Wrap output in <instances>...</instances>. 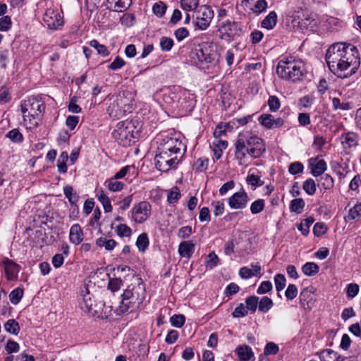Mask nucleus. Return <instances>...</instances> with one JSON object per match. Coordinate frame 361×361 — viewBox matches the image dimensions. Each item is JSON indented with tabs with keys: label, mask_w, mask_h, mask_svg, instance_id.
I'll list each match as a JSON object with an SVG mask.
<instances>
[{
	"label": "nucleus",
	"mask_w": 361,
	"mask_h": 361,
	"mask_svg": "<svg viewBox=\"0 0 361 361\" xmlns=\"http://www.w3.org/2000/svg\"><path fill=\"white\" fill-rule=\"evenodd\" d=\"M5 349L8 353H17L20 350V345L17 342L13 340H8L5 346Z\"/></svg>",
	"instance_id": "64"
},
{
	"label": "nucleus",
	"mask_w": 361,
	"mask_h": 361,
	"mask_svg": "<svg viewBox=\"0 0 361 361\" xmlns=\"http://www.w3.org/2000/svg\"><path fill=\"white\" fill-rule=\"evenodd\" d=\"M105 185L112 192H118L123 190L124 183L112 177L106 180Z\"/></svg>",
	"instance_id": "28"
},
{
	"label": "nucleus",
	"mask_w": 361,
	"mask_h": 361,
	"mask_svg": "<svg viewBox=\"0 0 361 361\" xmlns=\"http://www.w3.org/2000/svg\"><path fill=\"white\" fill-rule=\"evenodd\" d=\"M131 213L133 221L137 224H142L150 216L151 205L147 202H140L134 206Z\"/></svg>",
	"instance_id": "12"
},
{
	"label": "nucleus",
	"mask_w": 361,
	"mask_h": 361,
	"mask_svg": "<svg viewBox=\"0 0 361 361\" xmlns=\"http://www.w3.org/2000/svg\"><path fill=\"white\" fill-rule=\"evenodd\" d=\"M305 205V201L302 198L293 199L290 204V210L299 214L302 212Z\"/></svg>",
	"instance_id": "32"
},
{
	"label": "nucleus",
	"mask_w": 361,
	"mask_h": 361,
	"mask_svg": "<svg viewBox=\"0 0 361 361\" xmlns=\"http://www.w3.org/2000/svg\"><path fill=\"white\" fill-rule=\"evenodd\" d=\"M206 267L207 269H214L219 262V259L215 252H212L206 258Z\"/></svg>",
	"instance_id": "42"
},
{
	"label": "nucleus",
	"mask_w": 361,
	"mask_h": 361,
	"mask_svg": "<svg viewBox=\"0 0 361 361\" xmlns=\"http://www.w3.org/2000/svg\"><path fill=\"white\" fill-rule=\"evenodd\" d=\"M20 111L23 123L27 129L38 126L45 111V104L41 98L32 97L21 102Z\"/></svg>",
	"instance_id": "4"
},
{
	"label": "nucleus",
	"mask_w": 361,
	"mask_h": 361,
	"mask_svg": "<svg viewBox=\"0 0 361 361\" xmlns=\"http://www.w3.org/2000/svg\"><path fill=\"white\" fill-rule=\"evenodd\" d=\"M213 17L212 9L208 6L202 5L195 11V24L198 29L204 30L209 26Z\"/></svg>",
	"instance_id": "10"
},
{
	"label": "nucleus",
	"mask_w": 361,
	"mask_h": 361,
	"mask_svg": "<svg viewBox=\"0 0 361 361\" xmlns=\"http://www.w3.org/2000/svg\"><path fill=\"white\" fill-rule=\"evenodd\" d=\"M109 278L108 288L112 292L117 291L122 285V281L120 278L111 277L109 274H107Z\"/></svg>",
	"instance_id": "47"
},
{
	"label": "nucleus",
	"mask_w": 361,
	"mask_h": 361,
	"mask_svg": "<svg viewBox=\"0 0 361 361\" xmlns=\"http://www.w3.org/2000/svg\"><path fill=\"white\" fill-rule=\"evenodd\" d=\"M149 238L145 233H141L137 238L136 245L140 252H145L149 246Z\"/></svg>",
	"instance_id": "35"
},
{
	"label": "nucleus",
	"mask_w": 361,
	"mask_h": 361,
	"mask_svg": "<svg viewBox=\"0 0 361 361\" xmlns=\"http://www.w3.org/2000/svg\"><path fill=\"white\" fill-rule=\"evenodd\" d=\"M137 284H130L122 294V300L116 308L117 314L135 312L142 306L145 298V286L140 279H136Z\"/></svg>",
	"instance_id": "3"
},
{
	"label": "nucleus",
	"mask_w": 361,
	"mask_h": 361,
	"mask_svg": "<svg viewBox=\"0 0 361 361\" xmlns=\"http://www.w3.org/2000/svg\"><path fill=\"white\" fill-rule=\"evenodd\" d=\"M180 190L178 187H173L169 192L167 195V200L170 204L176 203L180 198Z\"/></svg>",
	"instance_id": "45"
},
{
	"label": "nucleus",
	"mask_w": 361,
	"mask_h": 361,
	"mask_svg": "<svg viewBox=\"0 0 361 361\" xmlns=\"http://www.w3.org/2000/svg\"><path fill=\"white\" fill-rule=\"evenodd\" d=\"M302 188L309 195H313L316 192V183L312 178L307 179L302 185Z\"/></svg>",
	"instance_id": "38"
},
{
	"label": "nucleus",
	"mask_w": 361,
	"mask_h": 361,
	"mask_svg": "<svg viewBox=\"0 0 361 361\" xmlns=\"http://www.w3.org/2000/svg\"><path fill=\"white\" fill-rule=\"evenodd\" d=\"M43 20L48 27L51 30L59 29L64 24L63 16L58 11L53 8L46 10Z\"/></svg>",
	"instance_id": "13"
},
{
	"label": "nucleus",
	"mask_w": 361,
	"mask_h": 361,
	"mask_svg": "<svg viewBox=\"0 0 361 361\" xmlns=\"http://www.w3.org/2000/svg\"><path fill=\"white\" fill-rule=\"evenodd\" d=\"M274 305L272 300L267 296H264L260 300H258V309L263 313L267 312Z\"/></svg>",
	"instance_id": "31"
},
{
	"label": "nucleus",
	"mask_w": 361,
	"mask_h": 361,
	"mask_svg": "<svg viewBox=\"0 0 361 361\" xmlns=\"http://www.w3.org/2000/svg\"><path fill=\"white\" fill-rule=\"evenodd\" d=\"M185 322V317L183 314H174L170 318L171 325L176 328H180Z\"/></svg>",
	"instance_id": "49"
},
{
	"label": "nucleus",
	"mask_w": 361,
	"mask_h": 361,
	"mask_svg": "<svg viewBox=\"0 0 361 361\" xmlns=\"http://www.w3.org/2000/svg\"><path fill=\"white\" fill-rule=\"evenodd\" d=\"M277 23V14L275 11H271L262 21V27L267 30H271Z\"/></svg>",
	"instance_id": "25"
},
{
	"label": "nucleus",
	"mask_w": 361,
	"mask_h": 361,
	"mask_svg": "<svg viewBox=\"0 0 361 361\" xmlns=\"http://www.w3.org/2000/svg\"><path fill=\"white\" fill-rule=\"evenodd\" d=\"M109 8L115 11L126 10L131 4V0H107Z\"/></svg>",
	"instance_id": "22"
},
{
	"label": "nucleus",
	"mask_w": 361,
	"mask_h": 361,
	"mask_svg": "<svg viewBox=\"0 0 361 361\" xmlns=\"http://www.w3.org/2000/svg\"><path fill=\"white\" fill-rule=\"evenodd\" d=\"M4 329L9 334L13 335H18L20 332V328L18 322H17L15 319H8L4 324Z\"/></svg>",
	"instance_id": "29"
},
{
	"label": "nucleus",
	"mask_w": 361,
	"mask_h": 361,
	"mask_svg": "<svg viewBox=\"0 0 361 361\" xmlns=\"http://www.w3.org/2000/svg\"><path fill=\"white\" fill-rule=\"evenodd\" d=\"M276 73L286 80H298L305 73L304 63L301 59L293 56L284 57L278 63Z\"/></svg>",
	"instance_id": "5"
},
{
	"label": "nucleus",
	"mask_w": 361,
	"mask_h": 361,
	"mask_svg": "<svg viewBox=\"0 0 361 361\" xmlns=\"http://www.w3.org/2000/svg\"><path fill=\"white\" fill-rule=\"evenodd\" d=\"M326 61L330 71L341 78L352 75L360 64L356 47L345 43L331 45L327 49Z\"/></svg>",
	"instance_id": "1"
},
{
	"label": "nucleus",
	"mask_w": 361,
	"mask_h": 361,
	"mask_svg": "<svg viewBox=\"0 0 361 361\" xmlns=\"http://www.w3.org/2000/svg\"><path fill=\"white\" fill-rule=\"evenodd\" d=\"M2 266L4 271H19L20 269V266L13 262L11 259H6L2 261Z\"/></svg>",
	"instance_id": "53"
},
{
	"label": "nucleus",
	"mask_w": 361,
	"mask_h": 361,
	"mask_svg": "<svg viewBox=\"0 0 361 361\" xmlns=\"http://www.w3.org/2000/svg\"><path fill=\"white\" fill-rule=\"evenodd\" d=\"M235 27V23L234 22L226 20L225 22H223L219 25V31L221 33V35L231 37L234 34Z\"/></svg>",
	"instance_id": "26"
},
{
	"label": "nucleus",
	"mask_w": 361,
	"mask_h": 361,
	"mask_svg": "<svg viewBox=\"0 0 361 361\" xmlns=\"http://www.w3.org/2000/svg\"><path fill=\"white\" fill-rule=\"evenodd\" d=\"M246 180L247 183L251 185L252 190H255L257 187L261 186L264 184V182L260 179V177L254 174L248 175Z\"/></svg>",
	"instance_id": "44"
},
{
	"label": "nucleus",
	"mask_w": 361,
	"mask_h": 361,
	"mask_svg": "<svg viewBox=\"0 0 361 361\" xmlns=\"http://www.w3.org/2000/svg\"><path fill=\"white\" fill-rule=\"evenodd\" d=\"M258 300L259 298L255 295L247 298L245 300L246 309L253 312H255L257 308Z\"/></svg>",
	"instance_id": "46"
},
{
	"label": "nucleus",
	"mask_w": 361,
	"mask_h": 361,
	"mask_svg": "<svg viewBox=\"0 0 361 361\" xmlns=\"http://www.w3.org/2000/svg\"><path fill=\"white\" fill-rule=\"evenodd\" d=\"M264 151L262 140L249 131L239 134L235 143V157L240 165L247 164L249 157H259Z\"/></svg>",
	"instance_id": "2"
},
{
	"label": "nucleus",
	"mask_w": 361,
	"mask_h": 361,
	"mask_svg": "<svg viewBox=\"0 0 361 361\" xmlns=\"http://www.w3.org/2000/svg\"><path fill=\"white\" fill-rule=\"evenodd\" d=\"M192 58L199 62L211 63L214 60L213 44L212 42H202L195 47L192 51Z\"/></svg>",
	"instance_id": "11"
},
{
	"label": "nucleus",
	"mask_w": 361,
	"mask_h": 361,
	"mask_svg": "<svg viewBox=\"0 0 361 361\" xmlns=\"http://www.w3.org/2000/svg\"><path fill=\"white\" fill-rule=\"evenodd\" d=\"M328 228L324 223H316L313 227V233L317 237H320L326 233Z\"/></svg>",
	"instance_id": "54"
},
{
	"label": "nucleus",
	"mask_w": 361,
	"mask_h": 361,
	"mask_svg": "<svg viewBox=\"0 0 361 361\" xmlns=\"http://www.w3.org/2000/svg\"><path fill=\"white\" fill-rule=\"evenodd\" d=\"M248 202L249 197L244 190L235 192L228 199V204L233 209H245Z\"/></svg>",
	"instance_id": "14"
},
{
	"label": "nucleus",
	"mask_w": 361,
	"mask_h": 361,
	"mask_svg": "<svg viewBox=\"0 0 361 361\" xmlns=\"http://www.w3.org/2000/svg\"><path fill=\"white\" fill-rule=\"evenodd\" d=\"M274 281L277 291H281L285 288L286 280L283 274H277L274 278Z\"/></svg>",
	"instance_id": "58"
},
{
	"label": "nucleus",
	"mask_w": 361,
	"mask_h": 361,
	"mask_svg": "<svg viewBox=\"0 0 361 361\" xmlns=\"http://www.w3.org/2000/svg\"><path fill=\"white\" fill-rule=\"evenodd\" d=\"M12 25L11 19L8 16H4L0 18V31L8 30Z\"/></svg>",
	"instance_id": "59"
},
{
	"label": "nucleus",
	"mask_w": 361,
	"mask_h": 361,
	"mask_svg": "<svg viewBox=\"0 0 361 361\" xmlns=\"http://www.w3.org/2000/svg\"><path fill=\"white\" fill-rule=\"evenodd\" d=\"M173 41L171 38L163 37L160 39V47L162 51H168L171 49Z\"/></svg>",
	"instance_id": "57"
},
{
	"label": "nucleus",
	"mask_w": 361,
	"mask_h": 361,
	"mask_svg": "<svg viewBox=\"0 0 361 361\" xmlns=\"http://www.w3.org/2000/svg\"><path fill=\"white\" fill-rule=\"evenodd\" d=\"M69 238L70 241L75 245H78L82 241L83 233L79 224H75L71 227Z\"/></svg>",
	"instance_id": "20"
},
{
	"label": "nucleus",
	"mask_w": 361,
	"mask_h": 361,
	"mask_svg": "<svg viewBox=\"0 0 361 361\" xmlns=\"http://www.w3.org/2000/svg\"><path fill=\"white\" fill-rule=\"evenodd\" d=\"M209 165V159L205 157L199 158L194 164V169L197 171H204Z\"/></svg>",
	"instance_id": "48"
},
{
	"label": "nucleus",
	"mask_w": 361,
	"mask_h": 361,
	"mask_svg": "<svg viewBox=\"0 0 361 361\" xmlns=\"http://www.w3.org/2000/svg\"><path fill=\"white\" fill-rule=\"evenodd\" d=\"M321 361H341L342 357L331 349H325L319 353Z\"/></svg>",
	"instance_id": "23"
},
{
	"label": "nucleus",
	"mask_w": 361,
	"mask_h": 361,
	"mask_svg": "<svg viewBox=\"0 0 361 361\" xmlns=\"http://www.w3.org/2000/svg\"><path fill=\"white\" fill-rule=\"evenodd\" d=\"M7 137L15 142H20L23 140V135L18 129L10 130L7 134Z\"/></svg>",
	"instance_id": "62"
},
{
	"label": "nucleus",
	"mask_w": 361,
	"mask_h": 361,
	"mask_svg": "<svg viewBox=\"0 0 361 361\" xmlns=\"http://www.w3.org/2000/svg\"><path fill=\"white\" fill-rule=\"evenodd\" d=\"M153 13L158 17H162L166 11V6L162 1L157 2L152 7Z\"/></svg>",
	"instance_id": "50"
},
{
	"label": "nucleus",
	"mask_w": 361,
	"mask_h": 361,
	"mask_svg": "<svg viewBox=\"0 0 361 361\" xmlns=\"http://www.w3.org/2000/svg\"><path fill=\"white\" fill-rule=\"evenodd\" d=\"M63 192L66 197L68 200L71 204H75L78 200V196L76 193L73 192V188L71 185H66L63 188Z\"/></svg>",
	"instance_id": "37"
},
{
	"label": "nucleus",
	"mask_w": 361,
	"mask_h": 361,
	"mask_svg": "<svg viewBox=\"0 0 361 361\" xmlns=\"http://www.w3.org/2000/svg\"><path fill=\"white\" fill-rule=\"evenodd\" d=\"M110 103L107 109V111L109 115L112 118H119L124 116L123 109L121 104L118 103L116 104V95L112 96L110 99Z\"/></svg>",
	"instance_id": "17"
},
{
	"label": "nucleus",
	"mask_w": 361,
	"mask_h": 361,
	"mask_svg": "<svg viewBox=\"0 0 361 361\" xmlns=\"http://www.w3.org/2000/svg\"><path fill=\"white\" fill-rule=\"evenodd\" d=\"M90 44L92 47L97 50L99 54L103 56H106L109 54V51H108L106 46L104 44H100L97 40L93 39L90 41Z\"/></svg>",
	"instance_id": "41"
},
{
	"label": "nucleus",
	"mask_w": 361,
	"mask_h": 361,
	"mask_svg": "<svg viewBox=\"0 0 361 361\" xmlns=\"http://www.w3.org/2000/svg\"><path fill=\"white\" fill-rule=\"evenodd\" d=\"M78 302L80 307L92 316L99 315L104 306L102 301L96 300L87 285H84L80 289Z\"/></svg>",
	"instance_id": "6"
},
{
	"label": "nucleus",
	"mask_w": 361,
	"mask_h": 361,
	"mask_svg": "<svg viewBox=\"0 0 361 361\" xmlns=\"http://www.w3.org/2000/svg\"><path fill=\"white\" fill-rule=\"evenodd\" d=\"M314 219L312 216L307 217L303 219L300 224L298 225V229L302 233V235H307L310 232V228L314 223Z\"/></svg>",
	"instance_id": "30"
},
{
	"label": "nucleus",
	"mask_w": 361,
	"mask_h": 361,
	"mask_svg": "<svg viewBox=\"0 0 361 361\" xmlns=\"http://www.w3.org/2000/svg\"><path fill=\"white\" fill-rule=\"evenodd\" d=\"M137 135L138 130L134 123L129 120L118 122L112 133L113 137L123 146L130 145L132 140Z\"/></svg>",
	"instance_id": "8"
},
{
	"label": "nucleus",
	"mask_w": 361,
	"mask_h": 361,
	"mask_svg": "<svg viewBox=\"0 0 361 361\" xmlns=\"http://www.w3.org/2000/svg\"><path fill=\"white\" fill-rule=\"evenodd\" d=\"M116 104H121L123 107L124 116L128 112H131L134 106V99L131 92L126 91L116 95Z\"/></svg>",
	"instance_id": "15"
},
{
	"label": "nucleus",
	"mask_w": 361,
	"mask_h": 361,
	"mask_svg": "<svg viewBox=\"0 0 361 361\" xmlns=\"http://www.w3.org/2000/svg\"><path fill=\"white\" fill-rule=\"evenodd\" d=\"M319 185H321L324 190H329L334 187V179L329 174H325L320 178Z\"/></svg>",
	"instance_id": "39"
},
{
	"label": "nucleus",
	"mask_w": 361,
	"mask_h": 361,
	"mask_svg": "<svg viewBox=\"0 0 361 361\" xmlns=\"http://www.w3.org/2000/svg\"><path fill=\"white\" fill-rule=\"evenodd\" d=\"M181 7L185 11H191L195 10L199 4V0H181Z\"/></svg>",
	"instance_id": "43"
},
{
	"label": "nucleus",
	"mask_w": 361,
	"mask_h": 361,
	"mask_svg": "<svg viewBox=\"0 0 361 361\" xmlns=\"http://www.w3.org/2000/svg\"><path fill=\"white\" fill-rule=\"evenodd\" d=\"M115 231L120 237H130L132 234L131 228L124 224L118 225L115 229Z\"/></svg>",
	"instance_id": "40"
},
{
	"label": "nucleus",
	"mask_w": 361,
	"mask_h": 361,
	"mask_svg": "<svg viewBox=\"0 0 361 361\" xmlns=\"http://www.w3.org/2000/svg\"><path fill=\"white\" fill-rule=\"evenodd\" d=\"M157 149L175 153L178 157H183L186 152V146L182 141L180 133L161 135Z\"/></svg>",
	"instance_id": "7"
},
{
	"label": "nucleus",
	"mask_w": 361,
	"mask_h": 361,
	"mask_svg": "<svg viewBox=\"0 0 361 361\" xmlns=\"http://www.w3.org/2000/svg\"><path fill=\"white\" fill-rule=\"evenodd\" d=\"M304 170L303 164L300 161H295L290 164L288 171L292 175L302 173Z\"/></svg>",
	"instance_id": "55"
},
{
	"label": "nucleus",
	"mask_w": 361,
	"mask_h": 361,
	"mask_svg": "<svg viewBox=\"0 0 361 361\" xmlns=\"http://www.w3.org/2000/svg\"><path fill=\"white\" fill-rule=\"evenodd\" d=\"M272 289V283L269 281H262L257 290L258 294H265Z\"/></svg>",
	"instance_id": "63"
},
{
	"label": "nucleus",
	"mask_w": 361,
	"mask_h": 361,
	"mask_svg": "<svg viewBox=\"0 0 361 361\" xmlns=\"http://www.w3.org/2000/svg\"><path fill=\"white\" fill-rule=\"evenodd\" d=\"M228 147V142L222 140H215L212 142V149L215 159H219L223 153V150L226 149Z\"/></svg>",
	"instance_id": "24"
},
{
	"label": "nucleus",
	"mask_w": 361,
	"mask_h": 361,
	"mask_svg": "<svg viewBox=\"0 0 361 361\" xmlns=\"http://www.w3.org/2000/svg\"><path fill=\"white\" fill-rule=\"evenodd\" d=\"M361 216V203L356 204L353 207L350 209L348 219L354 220Z\"/></svg>",
	"instance_id": "56"
},
{
	"label": "nucleus",
	"mask_w": 361,
	"mask_h": 361,
	"mask_svg": "<svg viewBox=\"0 0 361 361\" xmlns=\"http://www.w3.org/2000/svg\"><path fill=\"white\" fill-rule=\"evenodd\" d=\"M214 207L213 213L216 216L223 214L224 212V203L222 201H214L212 203Z\"/></svg>",
	"instance_id": "61"
},
{
	"label": "nucleus",
	"mask_w": 361,
	"mask_h": 361,
	"mask_svg": "<svg viewBox=\"0 0 361 361\" xmlns=\"http://www.w3.org/2000/svg\"><path fill=\"white\" fill-rule=\"evenodd\" d=\"M259 123L267 129L276 128L283 125V120L280 118H274V116L269 114H262L259 118Z\"/></svg>",
	"instance_id": "16"
},
{
	"label": "nucleus",
	"mask_w": 361,
	"mask_h": 361,
	"mask_svg": "<svg viewBox=\"0 0 361 361\" xmlns=\"http://www.w3.org/2000/svg\"><path fill=\"white\" fill-rule=\"evenodd\" d=\"M264 207V200L259 199L254 201L250 205V211L252 214H257L261 212Z\"/></svg>",
	"instance_id": "51"
},
{
	"label": "nucleus",
	"mask_w": 361,
	"mask_h": 361,
	"mask_svg": "<svg viewBox=\"0 0 361 361\" xmlns=\"http://www.w3.org/2000/svg\"><path fill=\"white\" fill-rule=\"evenodd\" d=\"M310 164L311 166V173L315 177L322 175L326 170V164L323 159H311Z\"/></svg>",
	"instance_id": "19"
},
{
	"label": "nucleus",
	"mask_w": 361,
	"mask_h": 361,
	"mask_svg": "<svg viewBox=\"0 0 361 361\" xmlns=\"http://www.w3.org/2000/svg\"><path fill=\"white\" fill-rule=\"evenodd\" d=\"M182 157L171 152H166L157 149L154 157L156 168L162 172H167L171 169H175L180 163Z\"/></svg>",
	"instance_id": "9"
},
{
	"label": "nucleus",
	"mask_w": 361,
	"mask_h": 361,
	"mask_svg": "<svg viewBox=\"0 0 361 361\" xmlns=\"http://www.w3.org/2000/svg\"><path fill=\"white\" fill-rule=\"evenodd\" d=\"M332 106L334 110H343L348 111L352 109L353 105L351 102H341V99L337 97L332 98Z\"/></svg>",
	"instance_id": "34"
},
{
	"label": "nucleus",
	"mask_w": 361,
	"mask_h": 361,
	"mask_svg": "<svg viewBox=\"0 0 361 361\" xmlns=\"http://www.w3.org/2000/svg\"><path fill=\"white\" fill-rule=\"evenodd\" d=\"M267 104L271 112H276L281 106L279 99L276 96H270Z\"/></svg>",
	"instance_id": "52"
},
{
	"label": "nucleus",
	"mask_w": 361,
	"mask_h": 361,
	"mask_svg": "<svg viewBox=\"0 0 361 361\" xmlns=\"http://www.w3.org/2000/svg\"><path fill=\"white\" fill-rule=\"evenodd\" d=\"M235 353L240 361H250L255 357L252 348L247 345H238L235 350Z\"/></svg>",
	"instance_id": "18"
},
{
	"label": "nucleus",
	"mask_w": 361,
	"mask_h": 361,
	"mask_svg": "<svg viewBox=\"0 0 361 361\" xmlns=\"http://www.w3.org/2000/svg\"><path fill=\"white\" fill-rule=\"evenodd\" d=\"M23 295V290L20 288L13 290L9 294V300L13 305H17L20 302Z\"/></svg>",
	"instance_id": "36"
},
{
	"label": "nucleus",
	"mask_w": 361,
	"mask_h": 361,
	"mask_svg": "<svg viewBox=\"0 0 361 361\" xmlns=\"http://www.w3.org/2000/svg\"><path fill=\"white\" fill-rule=\"evenodd\" d=\"M342 143L345 147H355L357 145V135L352 132L343 135Z\"/></svg>",
	"instance_id": "27"
},
{
	"label": "nucleus",
	"mask_w": 361,
	"mask_h": 361,
	"mask_svg": "<svg viewBox=\"0 0 361 361\" xmlns=\"http://www.w3.org/2000/svg\"><path fill=\"white\" fill-rule=\"evenodd\" d=\"M98 200L102 204L105 212H111L112 211V206L111 204L109 197L101 190L97 194Z\"/></svg>",
	"instance_id": "33"
},
{
	"label": "nucleus",
	"mask_w": 361,
	"mask_h": 361,
	"mask_svg": "<svg viewBox=\"0 0 361 361\" xmlns=\"http://www.w3.org/2000/svg\"><path fill=\"white\" fill-rule=\"evenodd\" d=\"M195 250V244L191 241H183L178 246V252L183 257L189 258Z\"/></svg>",
	"instance_id": "21"
},
{
	"label": "nucleus",
	"mask_w": 361,
	"mask_h": 361,
	"mask_svg": "<svg viewBox=\"0 0 361 361\" xmlns=\"http://www.w3.org/2000/svg\"><path fill=\"white\" fill-rule=\"evenodd\" d=\"M247 310L245 307L243 303L239 304L234 310L232 313L233 317L239 318L247 315Z\"/></svg>",
	"instance_id": "60"
}]
</instances>
